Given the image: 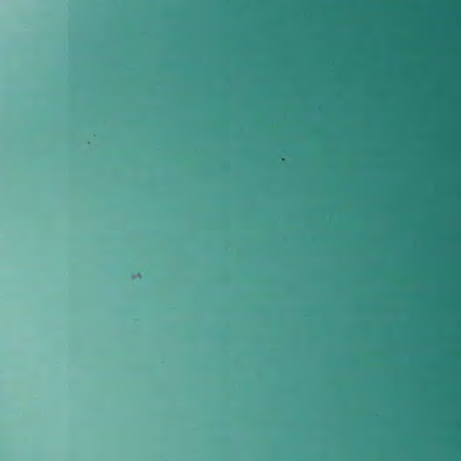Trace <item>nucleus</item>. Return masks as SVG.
<instances>
[{"label": "nucleus", "mask_w": 461, "mask_h": 461, "mask_svg": "<svg viewBox=\"0 0 461 461\" xmlns=\"http://www.w3.org/2000/svg\"><path fill=\"white\" fill-rule=\"evenodd\" d=\"M283 405H284V409H285V399H284Z\"/></svg>", "instance_id": "423d86ee"}, {"label": "nucleus", "mask_w": 461, "mask_h": 461, "mask_svg": "<svg viewBox=\"0 0 461 461\" xmlns=\"http://www.w3.org/2000/svg\"><path fill=\"white\" fill-rule=\"evenodd\" d=\"M283 456H284V460L285 459V451L284 450V453H283Z\"/></svg>", "instance_id": "39448f33"}, {"label": "nucleus", "mask_w": 461, "mask_h": 461, "mask_svg": "<svg viewBox=\"0 0 461 461\" xmlns=\"http://www.w3.org/2000/svg\"><path fill=\"white\" fill-rule=\"evenodd\" d=\"M283 347H284V359L285 358V321L284 320L283 324ZM283 375L285 376V366L283 367Z\"/></svg>", "instance_id": "f03ea898"}, {"label": "nucleus", "mask_w": 461, "mask_h": 461, "mask_svg": "<svg viewBox=\"0 0 461 461\" xmlns=\"http://www.w3.org/2000/svg\"><path fill=\"white\" fill-rule=\"evenodd\" d=\"M281 152L288 159V0H281Z\"/></svg>", "instance_id": "f257e3e1"}, {"label": "nucleus", "mask_w": 461, "mask_h": 461, "mask_svg": "<svg viewBox=\"0 0 461 461\" xmlns=\"http://www.w3.org/2000/svg\"><path fill=\"white\" fill-rule=\"evenodd\" d=\"M285 387H286L285 386V383L284 382V384H283V392H284V393H285Z\"/></svg>", "instance_id": "20e7f679"}, {"label": "nucleus", "mask_w": 461, "mask_h": 461, "mask_svg": "<svg viewBox=\"0 0 461 461\" xmlns=\"http://www.w3.org/2000/svg\"><path fill=\"white\" fill-rule=\"evenodd\" d=\"M285 438H286L285 430L284 429V432H283V441L284 442L285 441Z\"/></svg>", "instance_id": "7ed1b4c3"}]
</instances>
